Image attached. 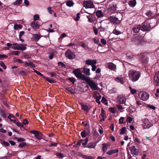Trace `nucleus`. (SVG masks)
Masks as SVG:
<instances>
[{
  "mask_svg": "<svg viewBox=\"0 0 159 159\" xmlns=\"http://www.w3.org/2000/svg\"><path fill=\"white\" fill-rule=\"evenodd\" d=\"M73 73L77 78L85 81L92 90H95L97 89V84H96L93 80H90L89 78L87 77L83 74L79 70L75 69L73 71Z\"/></svg>",
  "mask_w": 159,
  "mask_h": 159,
  "instance_id": "1",
  "label": "nucleus"
},
{
  "mask_svg": "<svg viewBox=\"0 0 159 159\" xmlns=\"http://www.w3.org/2000/svg\"><path fill=\"white\" fill-rule=\"evenodd\" d=\"M128 75L129 80L134 82L139 80L141 76V73L139 71L131 69L129 71Z\"/></svg>",
  "mask_w": 159,
  "mask_h": 159,
  "instance_id": "2",
  "label": "nucleus"
},
{
  "mask_svg": "<svg viewBox=\"0 0 159 159\" xmlns=\"http://www.w3.org/2000/svg\"><path fill=\"white\" fill-rule=\"evenodd\" d=\"M132 42L137 45L140 44H144L146 41L144 37L142 36H138L132 39Z\"/></svg>",
  "mask_w": 159,
  "mask_h": 159,
  "instance_id": "3",
  "label": "nucleus"
},
{
  "mask_svg": "<svg viewBox=\"0 0 159 159\" xmlns=\"http://www.w3.org/2000/svg\"><path fill=\"white\" fill-rule=\"evenodd\" d=\"M13 45L15 46L11 47V48L14 49L24 51L27 48L26 47V44H18L17 43H14L13 44Z\"/></svg>",
  "mask_w": 159,
  "mask_h": 159,
  "instance_id": "4",
  "label": "nucleus"
},
{
  "mask_svg": "<svg viewBox=\"0 0 159 159\" xmlns=\"http://www.w3.org/2000/svg\"><path fill=\"white\" fill-rule=\"evenodd\" d=\"M141 30L143 31H147L149 30L151 28L150 23L148 20L144 21L141 25Z\"/></svg>",
  "mask_w": 159,
  "mask_h": 159,
  "instance_id": "5",
  "label": "nucleus"
},
{
  "mask_svg": "<svg viewBox=\"0 0 159 159\" xmlns=\"http://www.w3.org/2000/svg\"><path fill=\"white\" fill-rule=\"evenodd\" d=\"M83 5L86 8H93L95 7L93 2L90 0L84 1L83 2Z\"/></svg>",
  "mask_w": 159,
  "mask_h": 159,
  "instance_id": "6",
  "label": "nucleus"
},
{
  "mask_svg": "<svg viewBox=\"0 0 159 159\" xmlns=\"http://www.w3.org/2000/svg\"><path fill=\"white\" fill-rule=\"evenodd\" d=\"M30 132L34 134V137L38 140H40L42 139L43 134L41 132L35 130L30 131Z\"/></svg>",
  "mask_w": 159,
  "mask_h": 159,
  "instance_id": "7",
  "label": "nucleus"
},
{
  "mask_svg": "<svg viewBox=\"0 0 159 159\" xmlns=\"http://www.w3.org/2000/svg\"><path fill=\"white\" fill-rule=\"evenodd\" d=\"M108 19L111 22L116 24H119L121 20V19H119L117 16H110Z\"/></svg>",
  "mask_w": 159,
  "mask_h": 159,
  "instance_id": "8",
  "label": "nucleus"
},
{
  "mask_svg": "<svg viewBox=\"0 0 159 159\" xmlns=\"http://www.w3.org/2000/svg\"><path fill=\"white\" fill-rule=\"evenodd\" d=\"M105 67L111 70L116 71V66L112 62H107L105 64Z\"/></svg>",
  "mask_w": 159,
  "mask_h": 159,
  "instance_id": "9",
  "label": "nucleus"
},
{
  "mask_svg": "<svg viewBox=\"0 0 159 159\" xmlns=\"http://www.w3.org/2000/svg\"><path fill=\"white\" fill-rule=\"evenodd\" d=\"M139 96L141 100L145 101L148 98L149 95L146 92H141L139 94Z\"/></svg>",
  "mask_w": 159,
  "mask_h": 159,
  "instance_id": "10",
  "label": "nucleus"
},
{
  "mask_svg": "<svg viewBox=\"0 0 159 159\" xmlns=\"http://www.w3.org/2000/svg\"><path fill=\"white\" fill-rule=\"evenodd\" d=\"M108 12L111 13H114L116 12V5L114 4H110L107 8Z\"/></svg>",
  "mask_w": 159,
  "mask_h": 159,
  "instance_id": "11",
  "label": "nucleus"
},
{
  "mask_svg": "<svg viewBox=\"0 0 159 159\" xmlns=\"http://www.w3.org/2000/svg\"><path fill=\"white\" fill-rule=\"evenodd\" d=\"M93 97L96 99V102L98 104H100V100L101 98V96L99 93L97 91H95L93 93Z\"/></svg>",
  "mask_w": 159,
  "mask_h": 159,
  "instance_id": "12",
  "label": "nucleus"
},
{
  "mask_svg": "<svg viewBox=\"0 0 159 159\" xmlns=\"http://www.w3.org/2000/svg\"><path fill=\"white\" fill-rule=\"evenodd\" d=\"M154 84L156 86H159V71L156 72L154 77Z\"/></svg>",
  "mask_w": 159,
  "mask_h": 159,
  "instance_id": "13",
  "label": "nucleus"
},
{
  "mask_svg": "<svg viewBox=\"0 0 159 159\" xmlns=\"http://www.w3.org/2000/svg\"><path fill=\"white\" fill-rule=\"evenodd\" d=\"M85 12L89 14V15L87 16V17L88 20V21L90 23H94L95 20V16L91 14L88 12Z\"/></svg>",
  "mask_w": 159,
  "mask_h": 159,
  "instance_id": "14",
  "label": "nucleus"
},
{
  "mask_svg": "<svg viewBox=\"0 0 159 159\" xmlns=\"http://www.w3.org/2000/svg\"><path fill=\"white\" fill-rule=\"evenodd\" d=\"M141 25H134L132 28V31L134 33H138L139 30H141Z\"/></svg>",
  "mask_w": 159,
  "mask_h": 159,
  "instance_id": "15",
  "label": "nucleus"
},
{
  "mask_svg": "<svg viewBox=\"0 0 159 159\" xmlns=\"http://www.w3.org/2000/svg\"><path fill=\"white\" fill-rule=\"evenodd\" d=\"M131 153L134 155H137L138 154V151L136 148H135V146H132L129 148Z\"/></svg>",
  "mask_w": 159,
  "mask_h": 159,
  "instance_id": "16",
  "label": "nucleus"
},
{
  "mask_svg": "<svg viewBox=\"0 0 159 159\" xmlns=\"http://www.w3.org/2000/svg\"><path fill=\"white\" fill-rule=\"evenodd\" d=\"M143 126L144 129L148 128L151 126V124L148 119H145L143 124Z\"/></svg>",
  "mask_w": 159,
  "mask_h": 159,
  "instance_id": "17",
  "label": "nucleus"
},
{
  "mask_svg": "<svg viewBox=\"0 0 159 159\" xmlns=\"http://www.w3.org/2000/svg\"><path fill=\"white\" fill-rule=\"evenodd\" d=\"M118 100L120 104H125L126 101V98L122 95H120L118 97Z\"/></svg>",
  "mask_w": 159,
  "mask_h": 159,
  "instance_id": "18",
  "label": "nucleus"
},
{
  "mask_svg": "<svg viewBox=\"0 0 159 159\" xmlns=\"http://www.w3.org/2000/svg\"><path fill=\"white\" fill-rule=\"evenodd\" d=\"M97 61L95 60H91L90 59L86 60L85 63L86 64L91 66L93 65H95L97 64Z\"/></svg>",
  "mask_w": 159,
  "mask_h": 159,
  "instance_id": "19",
  "label": "nucleus"
},
{
  "mask_svg": "<svg viewBox=\"0 0 159 159\" xmlns=\"http://www.w3.org/2000/svg\"><path fill=\"white\" fill-rule=\"evenodd\" d=\"M116 81L117 82H120L123 84L124 82V80L123 77L121 75H120L115 79Z\"/></svg>",
  "mask_w": 159,
  "mask_h": 159,
  "instance_id": "20",
  "label": "nucleus"
},
{
  "mask_svg": "<svg viewBox=\"0 0 159 159\" xmlns=\"http://www.w3.org/2000/svg\"><path fill=\"white\" fill-rule=\"evenodd\" d=\"M90 69L86 68L85 67H84L83 69L82 72L86 76H89L90 75Z\"/></svg>",
  "mask_w": 159,
  "mask_h": 159,
  "instance_id": "21",
  "label": "nucleus"
},
{
  "mask_svg": "<svg viewBox=\"0 0 159 159\" xmlns=\"http://www.w3.org/2000/svg\"><path fill=\"white\" fill-rule=\"evenodd\" d=\"M31 25L34 29H38L39 27V25L38 24V23L34 21H33L31 23Z\"/></svg>",
  "mask_w": 159,
  "mask_h": 159,
  "instance_id": "22",
  "label": "nucleus"
},
{
  "mask_svg": "<svg viewBox=\"0 0 159 159\" xmlns=\"http://www.w3.org/2000/svg\"><path fill=\"white\" fill-rule=\"evenodd\" d=\"M128 4L130 7H133L136 4V0H131L129 1Z\"/></svg>",
  "mask_w": 159,
  "mask_h": 159,
  "instance_id": "23",
  "label": "nucleus"
},
{
  "mask_svg": "<svg viewBox=\"0 0 159 159\" xmlns=\"http://www.w3.org/2000/svg\"><path fill=\"white\" fill-rule=\"evenodd\" d=\"M97 143L95 142H90L87 145V148H95L96 146Z\"/></svg>",
  "mask_w": 159,
  "mask_h": 159,
  "instance_id": "24",
  "label": "nucleus"
},
{
  "mask_svg": "<svg viewBox=\"0 0 159 159\" xmlns=\"http://www.w3.org/2000/svg\"><path fill=\"white\" fill-rule=\"evenodd\" d=\"M119 152V150L118 149L115 150H111L108 151L106 152V154L109 155H111L112 154L117 153Z\"/></svg>",
  "mask_w": 159,
  "mask_h": 159,
  "instance_id": "25",
  "label": "nucleus"
},
{
  "mask_svg": "<svg viewBox=\"0 0 159 159\" xmlns=\"http://www.w3.org/2000/svg\"><path fill=\"white\" fill-rule=\"evenodd\" d=\"M96 15L98 18L103 16V12L101 10H98L96 12Z\"/></svg>",
  "mask_w": 159,
  "mask_h": 159,
  "instance_id": "26",
  "label": "nucleus"
},
{
  "mask_svg": "<svg viewBox=\"0 0 159 159\" xmlns=\"http://www.w3.org/2000/svg\"><path fill=\"white\" fill-rule=\"evenodd\" d=\"M82 109L88 112L90 109L91 107H89L86 105H83L82 106Z\"/></svg>",
  "mask_w": 159,
  "mask_h": 159,
  "instance_id": "27",
  "label": "nucleus"
},
{
  "mask_svg": "<svg viewBox=\"0 0 159 159\" xmlns=\"http://www.w3.org/2000/svg\"><path fill=\"white\" fill-rule=\"evenodd\" d=\"M25 66H29L30 67H33V68H34L35 67V65L32 62H29V63H28L26 62H25Z\"/></svg>",
  "mask_w": 159,
  "mask_h": 159,
  "instance_id": "28",
  "label": "nucleus"
},
{
  "mask_svg": "<svg viewBox=\"0 0 159 159\" xmlns=\"http://www.w3.org/2000/svg\"><path fill=\"white\" fill-rule=\"evenodd\" d=\"M0 115L1 116L4 118H5L7 116V114L5 111L2 109L0 110Z\"/></svg>",
  "mask_w": 159,
  "mask_h": 159,
  "instance_id": "29",
  "label": "nucleus"
},
{
  "mask_svg": "<svg viewBox=\"0 0 159 159\" xmlns=\"http://www.w3.org/2000/svg\"><path fill=\"white\" fill-rule=\"evenodd\" d=\"M22 27V26L21 25L16 24L14 25V28L15 30H18L21 29Z\"/></svg>",
  "mask_w": 159,
  "mask_h": 159,
  "instance_id": "30",
  "label": "nucleus"
},
{
  "mask_svg": "<svg viewBox=\"0 0 159 159\" xmlns=\"http://www.w3.org/2000/svg\"><path fill=\"white\" fill-rule=\"evenodd\" d=\"M24 34L25 32L24 31H20L19 33V38L20 40L22 42H24L25 41V40L23 39H21V37Z\"/></svg>",
  "mask_w": 159,
  "mask_h": 159,
  "instance_id": "31",
  "label": "nucleus"
},
{
  "mask_svg": "<svg viewBox=\"0 0 159 159\" xmlns=\"http://www.w3.org/2000/svg\"><path fill=\"white\" fill-rule=\"evenodd\" d=\"M103 147L102 150L103 152H105L107 151L108 148V144L107 143H103L102 144Z\"/></svg>",
  "mask_w": 159,
  "mask_h": 159,
  "instance_id": "32",
  "label": "nucleus"
},
{
  "mask_svg": "<svg viewBox=\"0 0 159 159\" xmlns=\"http://www.w3.org/2000/svg\"><path fill=\"white\" fill-rule=\"evenodd\" d=\"M54 50H52L51 52L49 53V57L50 59H52L53 58L54 55Z\"/></svg>",
  "mask_w": 159,
  "mask_h": 159,
  "instance_id": "33",
  "label": "nucleus"
},
{
  "mask_svg": "<svg viewBox=\"0 0 159 159\" xmlns=\"http://www.w3.org/2000/svg\"><path fill=\"white\" fill-rule=\"evenodd\" d=\"M34 39L35 41L37 42L39 41L41 36L38 34H36L34 35Z\"/></svg>",
  "mask_w": 159,
  "mask_h": 159,
  "instance_id": "34",
  "label": "nucleus"
},
{
  "mask_svg": "<svg viewBox=\"0 0 159 159\" xmlns=\"http://www.w3.org/2000/svg\"><path fill=\"white\" fill-rule=\"evenodd\" d=\"M87 134V133L85 130L83 131L81 133V135L82 138L85 137Z\"/></svg>",
  "mask_w": 159,
  "mask_h": 159,
  "instance_id": "35",
  "label": "nucleus"
},
{
  "mask_svg": "<svg viewBox=\"0 0 159 159\" xmlns=\"http://www.w3.org/2000/svg\"><path fill=\"white\" fill-rule=\"evenodd\" d=\"M129 88L130 90L131 93L132 94H134L137 92V90L136 89H133L131 86H129Z\"/></svg>",
  "mask_w": 159,
  "mask_h": 159,
  "instance_id": "36",
  "label": "nucleus"
},
{
  "mask_svg": "<svg viewBox=\"0 0 159 159\" xmlns=\"http://www.w3.org/2000/svg\"><path fill=\"white\" fill-rule=\"evenodd\" d=\"M141 60L143 62L146 63L148 62V59L147 57L144 56V57L142 58Z\"/></svg>",
  "mask_w": 159,
  "mask_h": 159,
  "instance_id": "37",
  "label": "nucleus"
},
{
  "mask_svg": "<svg viewBox=\"0 0 159 159\" xmlns=\"http://www.w3.org/2000/svg\"><path fill=\"white\" fill-rule=\"evenodd\" d=\"M113 33L116 35H118L122 33V32L118 30H117L116 29L113 30Z\"/></svg>",
  "mask_w": 159,
  "mask_h": 159,
  "instance_id": "38",
  "label": "nucleus"
},
{
  "mask_svg": "<svg viewBox=\"0 0 159 159\" xmlns=\"http://www.w3.org/2000/svg\"><path fill=\"white\" fill-rule=\"evenodd\" d=\"M47 81L49 82L50 83H54L55 81L53 80L52 79H49V78L45 77L44 78Z\"/></svg>",
  "mask_w": 159,
  "mask_h": 159,
  "instance_id": "39",
  "label": "nucleus"
},
{
  "mask_svg": "<svg viewBox=\"0 0 159 159\" xmlns=\"http://www.w3.org/2000/svg\"><path fill=\"white\" fill-rule=\"evenodd\" d=\"M101 102L102 103L104 104L105 105H108V102L107 100H106L105 98L103 97H102V99L101 100Z\"/></svg>",
  "mask_w": 159,
  "mask_h": 159,
  "instance_id": "40",
  "label": "nucleus"
},
{
  "mask_svg": "<svg viewBox=\"0 0 159 159\" xmlns=\"http://www.w3.org/2000/svg\"><path fill=\"white\" fill-rule=\"evenodd\" d=\"M22 2V0H17L16 2H14L13 4L14 5H19Z\"/></svg>",
  "mask_w": 159,
  "mask_h": 159,
  "instance_id": "41",
  "label": "nucleus"
},
{
  "mask_svg": "<svg viewBox=\"0 0 159 159\" xmlns=\"http://www.w3.org/2000/svg\"><path fill=\"white\" fill-rule=\"evenodd\" d=\"M75 57V53L70 51V59H74Z\"/></svg>",
  "mask_w": 159,
  "mask_h": 159,
  "instance_id": "42",
  "label": "nucleus"
},
{
  "mask_svg": "<svg viewBox=\"0 0 159 159\" xmlns=\"http://www.w3.org/2000/svg\"><path fill=\"white\" fill-rule=\"evenodd\" d=\"M0 65L5 70L6 69L7 66L3 61H0Z\"/></svg>",
  "mask_w": 159,
  "mask_h": 159,
  "instance_id": "43",
  "label": "nucleus"
},
{
  "mask_svg": "<svg viewBox=\"0 0 159 159\" xmlns=\"http://www.w3.org/2000/svg\"><path fill=\"white\" fill-rule=\"evenodd\" d=\"M101 26L102 27L104 28L107 30L108 27V24L107 23L103 22Z\"/></svg>",
  "mask_w": 159,
  "mask_h": 159,
  "instance_id": "44",
  "label": "nucleus"
},
{
  "mask_svg": "<svg viewBox=\"0 0 159 159\" xmlns=\"http://www.w3.org/2000/svg\"><path fill=\"white\" fill-rule=\"evenodd\" d=\"M26 146V144L25 143L22 142L19 143L18 147L20 148H23Z\"/></svg>",
  "mask_w": 159,
  "mask_h": 159,
  "instance_id": "45",
  "label": "nucleus"
},
{
  "mask_svg": "<svg viewBox=\"0 0 159 159\" xmlns=\"http://www.w3.org/2000/svg\"><path fill=\"white\" fill-rule=\"evenodd\" d=\"M65 55L66 56L68 57L69 59H70V49H68L65 53Z\"/></svg>",
  "mask_w": 159,
  "mask_h": 159,
  "instance_id": "46",
  "label": "nucleus"
},
{
  "mask_svg": "<svg viewBox=\"0 0 159 159\" xmlns=\"http://www.w3.org/2000/svg\"><path fill=\"white\" fill-rule=\"evenodd\" d=\"M146 14L148 16H151L153 15V13L151 11H148L146 12Z\"/></svg>",
  "mask_w": 159,
  "mask_h": 159,
  "instance_id": "47",
  "label": "nucleus"
},
{
  "mask_svg": "<svg viewBox=\"0 0 159 159\" xmlns=\"http://www.w3.org/2000/svg\"><path fill=\"white\" fill-rule=\"evenodd\" d=\"M56 155L60 159L62 158L63 157V154L61 153L57 152Z\"/></svg>",
  "mask_w": 159,
  "mask_h": 159,
  "instance_id": "48",
  "label": "nucleus"
},
{
  "mask_svg": "<svg viewBox=\"0 0 159 159\" xmlns=\"http://www.w3.org/2000/svg\"><path fill=\"white\" fill-rule=\"evenodd\" d=\"M15 124L19 127H24L23 125L19 122H16Z\"/></svg>",
  "mask_w": 159,
  "mask_h": 159,
  "instance_id": "49",
  "label": "nucleus"
},
{
  "mask_svg": "<svg viewBox=\"0 0 159 159\" xmlns=\"http://www.w3.org/2000/svg\"><path fill=\"white\" fill-rule=\"evenodd\" d=\"M83 157L85 159H93V157L92 156H88L87 155H84Z\"/></svg>",
  "mask_w": 159,
  "mask_h": 159,
  "instance_id": "50",
  "label": "nucleus"
},
{
  "mask_svg": "<svg viewBox=\"0 0 159 159\" xmlns=\"http://www.w3.org/2000/svg\"><path fill=\"white\" fill-rule=\"evenodd\" d=\"M80 13H78L76 14V17L74 19V20L75 21H77L79 20V19L80 17Z\"/></svg>",
  "mask_w": 159,
  "mask_h": 159,
  "instance_id": "51",
  "label": "nucleus"
},
{
  "mask_svg": "<svg viewBox=\"0 0 159 159\" xmlns=\"http://www.w3.org/2000/svg\"><path fill=\"white\" fill-rule=\"evenodd\" d=\"M49 75H50V77H56L57 76V74L55 72H52L51 73H49Z\"/></svg>",
  "mask_w": 159,
  "mask_h": 159,
  "instance_id": "52",
  "label": "nucleus"
},
{
  "mask_svg": "<svg viewBox=\"0 0 159 159\" xmlns=\"http://www.w3.org/2000/svg\"><path fill=\"white\" fill-rule=\"evenodd\" d=\"M125 127H123L120 130V134H124L125 133Z\"/></svg>",
  "mask_w": 159,
  "mask_h": 159,
  "instance_id": "53",
  "label": "nucleus"
},
{
  "mask_svg": "<svg viewBox=\"0 0 159 159\" xmlns=\"http://www.w3.org/2000/svg\"><path fill=\"white\" fill-rule=\"evenodd\" d=\"M58 65L59 66H61L62 67L65 68L66 67V66L63 62H58Z\"/></svg>",
  "mask_w": 159,
  "mask_h": 159,
  "instance_id": "54",
  "label": "nucleus"
},
{
  "mask_svg": "<svg viewBox=\"0 0 159 159\" xmlns=\"http://www.w3.org/2000/svg\"><path fill=\"white\" fill-rule=\"evenodd\" d=\"M39 18V16L38 14H35L34 16V20L36 21L38 20Z\"/></svg>",
  "mask_w": 159,
  "mask_h": 159,
  "instance_id": "55",
  "label": "nucleus"
},
{
  "mask_svg": "<svg viewBox=\"0 0 159 159\" xmlns=\"http://www.w3.org/2000/svg\"><path fill=\"white\" fill-rule=\"evenodd\" d=\"M20 54L19 52L18 51H13L11 52V54L12 55H19Z\"/></svg>",
  "mask_w": 159,
  "mask_h": 159,
  "instance_id": "56",
  "label": "nucleus"
},
{
  "mask_svg": "<svg viewBox=\"0 0 159 159\" xmlns=\"http://www.w3.org/2000/svg\"><path fill=\"white\" fill-rule=\"evenodd\" d=\"M116 106L117 107V108L119 110H122L124 108L120 104L116 105Z\"/></svg>",
  "mask_w": 159,
  "mask_h": 159,
  "instance_id": "57",
  "label": "nucleus"
},
{
  "mask_svg": "<svg viewBox=\"0 0 159 159\" xmlns=\"http://www.w3.org/2000/svg\"><path fill=\"white\" fill-rule=\"evenodd\" d=\"M98 30L100 32L102 31H104L105 30H106V29L105 28H104L102 27L101 26H100V27L98 28Z\"/></svg>",
  "mask_w": 159,
  "mask_h": 159,
  "instance_id": "58",
  "label": "nucleus"
},
{
  "mask_svg": "<svg viewBox=\"0 0 159 159\" xmlns=\"http://www.w3.org/2000/svg\"><path fill=\"white\" fill-rule=\"evenodd\" d=\"M132 120L133 118L132 117L129 116L127 118L126 120L127 122H129V123H130Z\"/></svg>",
  "mask_w": 159,
  "mask_h": 159,
  "instance_id": "59",
  "label": "nucleus"
},
{
  "mask_svg": "<svg viewBox=\"0 0 159 159\" xmlns=\"http://www.w3.org/2000/svg\"><path fill=\"white\" fill-rule=\"evenodd\" d=\"M109 110L112 113H114L116 112V109L114 108H110Z\"/></svg>",
  "mask_w": 159,
  "mask_h": 159,
  "instance_id": "60",
  "label": "nucleus"
},
{
  "mask_svg": "<svg viewBox=\"0 0 159 159\" xmlns=\"http://www.w3.org/2000/svg\"><path fill=\"white\" fill-rule=\"evenodd\" d=\"M2 144L3 145L6 146H9L10 145L9 143L7 142L4 141L2 142Z\"/></svg>",
  "mask_w": 159,
  "mask_h": 159,
  "instance_id": "61",
  "label": "nucleus"
},
{
  "mask_svg": "<svg viewBox=\"0 0 159 159\" xmlns=\"http://www.w3.org/2000/svg\"><path fill=\"white\" fill-rule=\"evenodd\" d=\"M124 118L123 117H121L119 120V123L120 124H122L124 122Z\"/></svg>",
  "mask_w": 159,
  "mask_h": 159,
  "instance_id": "62",
  "label": "nucleus"
},
{
  "mask_svg": "<svg viewBox=\"0 0 159 159\" xmlns=\"http://www.w3.org/2000/svg\"><path fill=\"white\" fill-rule=\"evenodd\" d=\"M19 74L21 75H25L26 74V72L24 70H21L19 72Z\"/></svg>",
  "mask_w": 159,
  "mask_h": 159,
  "instance_id": "63",
  "label": "nucleus"
},
{
  "mask_svg": "<svg viewBox=\"0 0 159 159\" xmlns=\"http://www.w3.org/2000/svg\"><path fill=\"white\" fill-rule=\"evenodd\" d=\"M101 42L104 45H106L107 44L106 40L104 39H101Z\"/></svg>",
  "mask_w": 159,
  "mask_h": 159,
  "instance_id": "64",
  "label": "nucleus"
}]
</instances>
